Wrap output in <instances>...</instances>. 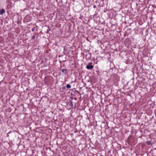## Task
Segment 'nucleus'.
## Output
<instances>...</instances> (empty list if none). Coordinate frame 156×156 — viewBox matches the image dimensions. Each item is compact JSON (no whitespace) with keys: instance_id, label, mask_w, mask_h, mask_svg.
Here are the masks:
<instances>
[{"instance_id":"7ed1b4c3","label":"nucleus","mask_w":156,"mask_h":156,"mask_svg":"<svg viewBox=\"0 0 156 156\" xmlns=\"http://www.w3.org/2000/svg\"><path fill=\"white\" fill-rule=\"evenodd\" d=\"M66 87L68 88H69L71 87V86L69 84H67L66 85Z\"/></svg>"},{"instance_id":"1a4fd4ad","label":"nucleus","mask_w":156,"mask_h":156,"mask_svg":"<svg viewBox=\"0 0 156 156\" xmlns=\"http://www.w3.org/2000/svg\"><path fill=\"white\" fill-rule=\"evenodd\" d=\"M95 7H96V6H95V5H94V8H95Z\"/></svg>"},{"instance_id":"0eeeda50","label":"nucleus","mask_w":156,"mask_h":156,"mask_svg":"<svg viewBox=\"0 0 156 156\" xmlns=\"http://www.w3.org/2000/svg\"><path fill=\"white\" fill-rule=\"evenodd\" d=\"M66 71V70L65 69H62V72L64 73Z\"/></svg>"},{"instance_id":"f03ea898","label":"nucleus","mask_w":156,"mask_h":156,"mask_svg":"<svg viewBox=\"0 0 156 156\" xmlns=\"http://www.w3.org/2000/svg\"><path fill=\"white\" fill-rule=\"evenodd\" d=\"M5 12V10L4 9L0 10V15H2Z\"/></svg>"},{"instance_id":"6e6552de","label":"nucleus","mask_w":156,"mask_h":156,"mask_svg":"<svg viewBox=\"0 0 156 156\" xmlns=\"http://www.w3.org/2000/svg\"><path fill=\"white\" fill-rule=\"evenodd\" d=\"M66 88V87H62V89L63 90H65Z\"/></svg>"},{"instance_id":"39448f33","label":"nucleus","mask_w":156,"mask_h":156,"mask_svg":"<svg viewBox=\"0 0 156 156\" xmlns=\"http://www.w3.org/2000/svg\"><path fill=\"white\" fill-rule=\"evenodd\" d=\"M73 105V104L72 101H71L70 102V106H72Z\"/></svg>"},{"instance_id":"423d86ee","label":"nucleus","mask_w":156,"mask_h":156,"mask_svg":"<svg viewBox=\"0 0 156 156\" xmlns=\"http://www.w3.org/2000/svg\"><path fill=\"white\" fill-rule=\"evenodd\" d=\"M48 29H49L46 32L48 34L49 33L48 32L50 30V28L49 27H48Z\"/></svg>"},{"instance_id":"20e7f679","label":"nucleus","mask_w":156,"mask_h":156,"mask_svg":"<svg viewBox=\"0 0 156 156\" xmlns=\"http://www.w3.org/2000/svg\"><path fill=\"white\" fill-rule=\"evenodd\" d=\"M147 144L148 145H150L151 144V142L150 141H148L147 142Z\"/></svg>"},{"instance_id":"f257e3e1","label":"nucleus","mask_w":156,"mask_h":156,"mask_svg":"<svg viewBox=\"0 0 156 156\" xmlns=\"http://www.w3.org/2000/svg\"><path fill=\"white\" fill-rule=\"evenodd\" d=\"M91 63H90L89 65L87 66L86 68L88 69H92L93 68V66L91 65Z\"/></svg>"}]
</instances>
